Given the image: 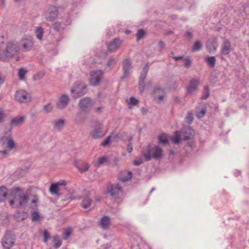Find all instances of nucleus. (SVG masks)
Here are the masks:
<instances>
[{"instance_id":"21","label":"nucleus","mask_w":249,"mask_h":249,"mask_svg":"<svg viewBox=\"0 0 249 249\" xmlns=\"http://www.w3.org/2000/svg\"><path fill=\"white\" fill-rule=\"evenodd\" d=\"M164 95V90L160 89H157L154 91V99L158 100L159 101L163 100Z\"/></svg>"},{"instance_id":"63","label":"nucleus","mask_w":249,"mask_h":249,"mask_svg":"<svg viewBox=\"0 0 249 249\" xmlns=\"http://www.w3.org/2000/svg\"><path fill=\"white\" fill-rule=\"evenodd\" d=\"M182 56H174L173 57V58L176 60V61H178V60H180V59H182Z\"/></svg>"},{"instance_id":"6","label":"nucleus","mask_w":249,"mask_h":249,"mask_svg":"<svg viewBox=\"0 0 249 249\" xmlns=\"http://www.w3.org/2000/svg\"><path fill=\"white\" fill-rule=\"evenodd\" d=\"M103 72L102 71L97 70L90 72L89 82L93 86L98 85L103 77Z\"/></svg>"},{"instance_id":"19","label":"nucleus","mask_w":249,"mask_h":249,"mask_svg":"<svg viewBox=\"0 0 249 249\" xmlns=\"http://www.w3.org/2000/svg\"><path fill=\"white\" fill-rule=\"evenodd\" d=\"M99 225L104 230H107L110 225V218L108 216L105 215L102 217L100 221Z\"/></svg>"},{"instance_id":"17","label":"nucleus","mask_w":249,"mask_h":249,"mask_svg":"<svg viewBox=\"0 0 249 249\" xmlns=\"http://www.w3.org/2000/svg\"><path fill=\"white\" fill-rule=\"evenodd\" d=\"M122 65L124 72V75L122 76V78H124L127 77L130 73L131 63L129 59H125L123 60Z\"/></svg>"},{"instance_id":"37","label":"nucleus","mask_w":249,"mask_h":249,"mask_svg":"<svg viewBox=\"0 0 249 249\" xmlns=\"http://www.w3.org/2000/svg\"><path fill=\"white\" fill-rule=\"evenodd\" d=\"M53 27L55 31L59 32L64 29V26L61 22H55L53 24Z\"/></svg>"},{"instance_id":"13","label":"nucleus","mask_w":249,"mask_h":249,"mask_svg":"<svg viewBox=\"0 0 249 249\" xmlns=\"http://www.w3.org/2000/svg\"><path fill=\"white\" fill-rule=\"evenodd\" d=\"M58 16V11L56 7L51 6L47 9L45 16L47 20L53 21Z\"/></svg>"},{"instance_id":"16","label":"nucleus","mask_w":249,"mask_h":249,"mask_svg":"<svg viewBox=\"0 0 249 249\" xmlns=\"http://www.w3.org/2000/svg\"><path fill=\"white\" fill-rule=\"evenodd\" d=\"M123 41L119 38H116L110 42L107 46V51L113 52L117 50L122 44Z\"/></svg>"},{"instance_id":"64","label":"nucleus","mask_w":249,"mask_h":249,"mask_svg":"<svg viewBox=\"0 0 249 249\" xmlns=\"http://www.w3.org/2000/svg\"><path fill=\"white\" fill-rule=\"evenodd\" d=\"M141 111L143 114H144L147 113V110L146 108L142 107L141 108Z\"/></svg>"},{"instance_id":"15","label":"nucleus","mask_w":249,"mask_h":249,"mask_svg":"<svg viewBox=\"0 0 249 249\" xmlns=\"http://www.w3.org/2000/svg\"><path fill=\"white\" fill-rule=\"evenodd\" d=\"M91 192L87 191H84L83 193V199L81 202L82 206L85 208L87 209L89 208L92 202V200L90 197Z\"/></svg>"},{"instance_id":"8","label":"nucleus","mask_w":249,"mask_h":249,"mask_svg":"<svg viewBox=\"0 0 249 249\" xmlns=\"http://www.w3.org/2000/svg\"><path fill=\"white\" fill-rule=\"evenodd\" d=\"M86 86L80 83H76L71 89L74 98H77L84 95L86 92Z\"/></svg>"},{"instance_id":"38","label":"nucleus","mask_w":249,"mask_h":249,"mask_svg":"<svg viewBox=\"0 0 249 249\" xmlns=\"http://www.w3.org/2000/svg\"><path fill=\"white\" fill-rule=\"evenodd\" d=\"M41 216L37 212H33L31 213V220L32 222H37L40 220Z\"/></svg>"},{"instance_id":"57","label":"nucleus","mask_w":249,"mask_h":249,"mask_svg":"<svg viewBox=\"0 0 249 249\" xmlns=\"http://www.w3.org/2000/svg\"><path fill=\"white\" fill-rule=\"evenodd\" d=\"M8 150H2L0 151V153L5 157H6L8 154Z\"/></svg>"},{"instance_id":"26","label":"nucleus","mask_w":249,"mask_h":249,"mask_svg":"<svg viewBox=\"0 0 249 249\" xmlns=\"http://www.w3.org/2000/svg\"><path fill=\"white\" fill-rule=\"evenodd\" d=\"M217 47L218 44L215 41L213 42H208L206 45V49L209 53H213L216 51Z\"/></svg>"},{"instance_id":"10","label":"nucleus","mask_w":249,"mask_h":249,"mask_svg":"<svg viewBox=\"0 0 249 249\" xmlns=\"http://www.w3.org/2000/svg\"><path fill=\"white\" fill-rule=\"evenodd\" d=\"M200 84L199 79L193 78L188 83V95H193L197 91Z\"/></svg>"},{"instance_id":"2","label":"nucleus","mask_w":249,"mask_h":249,"mask_svg":"<svg viewBox=\"0 0 249 249\" xmlns=\"http://www.w3.org/2000/svg\"><path fill=\"white\" fill-rule=\"evenodd\" d=\"M143 156L146 161L150 160L152 159L158 160L162 158V149L158 146H148L146 150L143 153Z\"/></svg>"},{"instance_id":"54","label":"nucleus","mask_w":249,"mask_h":249,"mask_svg":"<svg viewBox=\"0 0 249 249\" xmlns=\"http://www.w3.org/2000/svg\"><path fill=\"white\" fill-rule=\"evenodd\" d=\"M193 116L192 113H189L188 114V124H191L193 121Z\"/></svg>"},{"instance_id":"23","label":"nucleus","mask_w":249,"mask_h":249,"mask_svg":"<svg viewBox=\"0 0 249 249\" xmlns=\"http://www.w3.org/2000/svg\"><path fill=\"white\" fill-rule=\"evenodd\" d=\"M66 120L64 119L56 120L53 122V128L54 129L60 131L64 127Z\"/></svg>"},{"instance_id":"58","label":"nucleus","mask_w":249,"mask_h":249,"mask_svg":"<svg viewBox=\"0 0 249 249\" xmlns=\"http://www.w3.org/2000/svg\"><path fill=\"white\" fill-rule=\"evenodd\" d=\"M58 184V186H65L67 184V182L65 180H61L59 181L58 183H56Z\"/></svg>"},{"instance_id":"9","label":"nucleus","mask_w":249,"mask_h":249,"mask_svg":"<svg viewBox=\"0 0 249 249\" xmlns=\"http://www.w3.org/2000/svg\"><path fill=\"white\" fill-rule=\"evenodd\" d=\"M19 43L20 44V50L22 49L23 52L31 51L34 45V42L31 37L22 38Z\"/></svg>"},{"instance_id":"3","label":"nucleus","mask_w":249,"mask_h":249,"mask_svg":"<svg viewBox=\"0 0 249 249\" xmlns=\"http://www.w3.org/2000/svg\"><path fill=\"white\" fill-rule=\"evenodd\" d=\"M78 106L82 112H88L91 110L93 103L90 98L84 97L80 100Z\"/></svg>"},{"instance_id":"50","label":"nucleus","mask_w":249,"mask_h":249,"mask_svg":"<svg viewBox=\"0 0 249 249\" xmlns=\"http://www.w3.org/2000/svg\"><path fill=\"white\" fill-rule=\"evenodd\" d=\"M50 238V235L49 233L46 231H44L43 232V241L44 242H47V241Z\"/></svg>"},{"instance_id":"12","label":"nucleus","mask_w":249,"mask_h":249,"mask_svg":"<svg viewBox=\"0 0 249 249\" xmlns=\"http://www.w3.org/2000/svg\"><path fill=\"white\" fill-rule=\"evenodd\" d=\"M104 135L103 131V125L100 123L96 124L93 130L90 132V135L94 139L101 138Z\"/></svg>"},{"instance_id":"22","label":"nucleus","mask_w":249,"mask_h":249,"mask_svg":"<svg viewBox=\"0 0 249 249\" xmlns=\"http://www.w3.org/2000/svg\"><path fill=\"white\" fill-rule=\"evenodd\" d=\"M17 197L19 199V202L17 203V205H19V207L25 205L27 203L29 199L28 196L24 194L20 191L19 196H17Z\"/></svg>"},{"instance_id":"60","label":"nucleus","mask_w":249,"mask_h":249,"mask_svg":"<svg viewBox=\"0 0 249 249\" xmlns=\"http://www.w3.org/2000/svg\"><path fill=\"white\" fill-rule=\"evenodd\" d=\"M102 109H103V107H97L95 108L94 109V110L96 112L100 113L102 112Z\"/></svg>"},{"instance_id":"36","label":"nucleus","mask_w":249,"mask_h":249,"mask_svg":"<svg viewBox=\"0 0 249 249\" xmlns=\"http://www.w3.org/2000/svg\"><path fill=\"white\" fill-rule=\"evenodd\" d=\"M159 141L163 144L168 143V136L165 134H162L159 136Z\"/></svg>"},{"instance_id":"44","label":"nucleus","mask_w":249,"mask_h":249,"mask_svg":"<svg viewBox=\"0 0 249 249\" xmlns=\"http://www.w3.org/2000/svg\"><path fill=\"white\" fill-rule=\"evenodd\" d=\"M117 62L116 58L110 56L108 58V60L107 62V66L108 67H111L113 65H114Z\"/></svg>"},{"instance_id":"53","label":"nucleus","mask_w":249,"mask_h":249,"mask_svg":"<svg viewBox=\"0 0 249 249\" xmlns=\"http://www.w3.org/2000/svg\"><path fill=\"white\" fill-rule=\"evenodd\" d=\"M142 163V158H139L133 161V164L135 165L138 166L141 165Z\"/></svg>"},{"instance_id":"25","label":"nucleus","mask_w":249,"mask_h":249,"mask_svg":"<svg viewBox=\"0 0 249 249\" xmlns=\"http://www.w3.org/2000/svg\"><path fill=\"white\" fill-rule=\"evenodd\" d=\"M148 70L149 68L148 65H145L142 69V72H141V76L140 77L139 83H140L141 86L144 83V80L146 77Z\"/></svg>"},{"instance_id":"34","label":"nucleus","mask_w":249,"mask_h":249,"mask_svg":"<svg viewBox=\"0 0 249 249\" xmlns=\"http://www.w3.org/2000/svg\"><path fill=\"white\" fill-rule=\"evenodd\" d=\"M53 242L54 244L53 247L55 249L59 248L62 244L61 240L58 235H55L53 237Z\"/></svg>"},{"instance_id":"45","label":"nucleus","mask_w":249,"mask_h":249,"mask_svg":"<svg viewBox=\"0 0 249 249\" xmlns=\"http://www.w3.org/2000/svg\"><path fill=\"white\" fill-rule=\"evenodd\" d=\"M27 73V71L24 69H20L18 71V77L20 80H23L24 76Z\"/></svg>"},{"instance_id":"42","label":"nucleus","mask_w":249,"mask_h":249,"mask_svg":"<svg viewBox=\"0 0 249 249\" xmlns=\"http://www.w3.org/2000/svg\"><path fill=\"white\" fill-rule=\"evenodd\" d=\"M202 48V44L200 41H196L192 47V51L193 52H197L201 50Z\"/></svg>"},{"instance_id":"20","label":"nucleus","mask_w":249,"mask_h":249,"mask_svg":"<svg viewBox=\"0 0 249 249\" xmlns=\"http://www.w3.org/2000/svg\"><path fill=\"white\" fill-rule=\"evenodd\" d=\"M231 51V47L230 42L228 40H225L221 49V53L223 55L229 54Z\"/></svg>"},{"instance_id":"55","label":"nucleus","mask_w":249,"mask_h":249,"mask_svg":"<svg viewBox=\"0 0 249 249\" xmlns=\"http://www.w3.org/2000/svg\"><path fill=\"white\" fill-rule=\"evenodd\" d=\"M133 150V146L131 143H129L127 146L126 150L128 153H131Z\"/></svg>"},{"instance_id":"47","label":"nucleus","mask_w":249,"mask_h":249,"mask_svg":"<svg viewBox=\"0 0 249 249\" xmlns=\"http://www.w3.org/2000/svg\"><path fill=\"white\" fill-rule=\"evenodd\" d=\"M44 76V73L43 72H39L36 74L34 77L33 79L35 81H37L41 79H42Z\"/></svg>"},{"instance_id":"46","label":"nucleus","mask_w":249,"mask_h":249,"mask_svg":"<svg viewBox=\"0 0 249 249\" xmlns=\"http://www.w3.org/2000/svg\"><path fill=\"white\" fill-rule=\"evenodd\" d=\"M195 135L194 130L191 127H188V140L192 139Z\"/></svg>"},{"instance_id":"49","label":"nucleus","mask_w":249,"mask_h":249,"mask_svg":"<svg viewBox=\"0 0 249 249\" xmlns=\"http://www.w3.org/2000/svg\"><path fill=\"white\" fill-rule=\"evenodd\" d=\"M53 107L52 104L49 103L44 107V110L46 113H49L53 110Z\"/></svg>"},{"instance_id":"40","label":"nucleus","mask_w":249,"mask_h":249,"mask_svg":"<svg viewBox=\"0 0 249 249\" xmlns=\"http://www.w3.org/2000/svg\"><path fill=\"white\" fill-rule=\"evenodd\" d=\"M72 232V229L71 228H68L65 230L62 234V237L64 240L67 239L69 236L71 235V233Z\"/></svg>"},{"instance_id":"43","label":"nucleus","mask_w":249,"mask_h":249,"mask_svg":"<svg viewBox=\"0 0 249 249\" xmlns=\"http://www.w3.org/2000/svg\"><path fill=\"white\" fill-rule=\"evenodd\" d=\"M210 94L209 89L208 86H205L204 89V92L202 93L201 99L202 100H205L209 97Z\"/></svg>"},{"instance_id":"1","label":"nucleus","mask_w":249,"mask_h":249,"mask_svg":"<svg viewBox=\"0 0 249 249\" xmlns=\"http://www.w3.org/2000/svg\"><path fill=\"white\" fill-rule=\"evenodd\" d=\"M0 37V60L5 62L17 55L20 51V44L16 40H11L5 43Z\"/></svg>"},{"instance_id":"30","label":"nucleus","mask_w":249,"mask_h":249,"mask_svg":"<svg viewBox=\"0 0 249 249\" xmlns=\"http://www.w3.org/2000/svg\"><path fill=\"white\" fill-rule=\"evenodd\" d=\"M182 135V133L178 131H176L174 133V135L171 137L170 139L173 143L175 144H178L180 142V138Z\"/></svg>"},{"instance_id":"11","label":"nucleus","mask_w":249,"mask_h":249,"mask_svg":"<svg viewBox=\"0 0 249 249\" xmlns=\"http://www.w3.org/2000/svg\"><path fill=\"white\" fill-rule=\"evenodd\" d=\"M20 189L19 188H16L9 195L10 197L9 203L11 206L14 208L19 207V205H17V203L19 202V199L17 197V196H19Z\"/></svg>"},{"instance_id":"32","label":"nucleus","mask_w":249,"mask_h":249,"mask_svg":"<svg viewBox=\"0 0 249 249\" xmlns=\"http://www.w3.org/2000/svg\"><path fill=\"white\" fill-rule=\"evenodd\" d=\"M7 196V190L5 187H0V202L4 201Z\"/></svg>"},{"instance_id":"4","label":"nucleus","mask_w":249,"mask_h":249,"mask_svg":"<svg viewBox=\"0 0 249 249\" xmlns=\"http://www.w3.org/2000/svg\"><path fill=\"white\" fill-rule=\"evenodd\" d=\"M122 191V188L119 184L109 183L107 184V193L113 198H116Z\"/></svg>"},{"instance_id":"39","label":"nucleus","mask_w":249,"mask_h":249,"mask_svg":"<svg viewBox=\"0 0 249 249\" xmlns=\"http://www.w3.org/2000/svg\"><path fill=\"white\" fill-rule=\"evenodd\" d=\"M145 36V32L143 29H139L136 34L137 40L139 41L140 40L143 38Z\"/></svg>"},{"instance_id":"61","label":"nucleus","mask_w":249,"mask_h":249,"mask_svg":"<svg viewBox=\"0 0 249 249\" xmlns=\"http://www.w3.org/2000/svg\"><path fill=\"white\" fill-rule=\"evenodd\" d=\"M159 47L161 49L164 48V44L162 41H160L158 44Z\"/></svg>"},{"instance_id":"62","label":"nucleus","mask_w":249,"mask_h":249,"mask_svg":"<svg viewBox=\"0 0 249 249\" xmlns=\"http://www.w3.org/2000/svg\"><path fill=\"white\" fill-rule=\"evenodd\" d=\"M139 85H140V90L141 91V92H142L144 89V83L142 84V85L141 86V84L140 83H139Z\"/></svg>"},{"instance_id":"59","label":"nucleus","mask_w":249,"mask_h":249,"mask_svg":"<svg viewBox=\"0 0 249 249\" xmlns=\"http://www.w3.org/2000/svg\"><path fill=\"white\" fill-rule=\"evenodd\" d=\"M38 201V198L36 196H34V198L31 200L32 203L33 204H36Z\"/></svg>"},{"instance_id":"7","label":"nucleus","mask_w":249,"mask_h":249,"mask_svg":"<svg viewBox=\"0 0 249 249\" xmlns=\"http://www.w3.org/2000/svg\"><path fill=\"white\" fill-rule=\"evenodd\" d=\"M15 99L20 103H25L30 101L31 96L26 91L19 90L16 92Z\"/></svg>"},{"instance_id":"28","label":"nucleus","mask_w":249,"mask_h":249,"mask_svg":"<svg viewBox=\"0 0 249 249\" xmlns=\"http://www.w3.org/2000/svg\"><path fill=\"white\" fill-rule=\"evenodd\" d=\"M76 167L81 173H84L89 170V165L87 162H83L78 163Z\"/></svg>"},{"instance_id":"41","label":"nucleus","mask_w":249,"mask_h":249,"mask_svg":"<svg viewBox=\"0 0 249 249\" xmlns=\"http://www.w3.org/2000/svg\"><path fill=\"white\" fill-rule=\"evenodd\" d=\"M16 147V143L12 139H9L6 146L8 150H11Z\"/></svg>"},{"instance_id":"35","label":"nucleus","mask_w":249,"mask_h":249,"mask_svg":"<svg viewBox=\"0 0 249 249\" xmlns=\"http://www.w3.org/2000/svg\"><path fill=\"white\" fill-rule=\"evenodd\" d=\"M35 33L37 38L40 40H41L42 39L43 35L44 34L43 28L40 27H37L36 29Z\"/></svg>"},{"instance_id":"52","label":"nucleus","mask_w":249,"mask_h":249,"mask_svg":"<svg viewBox=\"0 0 249 249\" xmlns=\"http://www.w3.org/2000/svg\"><path fill=\"white\" fill-rule=\"evenodd\" d=\"M138 103V100L133 97H131L129 99L128 104L132 105H136Z\"/></svg>"},{"instance_id":"56","label":"nucleus","mask_w":249,"mask_h":249,"mask_svg":"<svg viewBox=\"0 0 249 249\" xmlns=\"http://www.w3.org/2000/svg\"><path fill=\"white\" fill-rule=\"evenodd\" d=\"M5 76L0 73V86L5 81Z\"/></svg>"},{"instance_id":"29","label":"nucleus","mask_w":249,"mask_h":249,"mask_svg":"<svg viewBox=\"0 0 249 249\" xmlns=\"http://www.w3.org/2000/svg\"><path fill=\"white\" fill-rule=\"evenodd\" d=\"M204 60L207 65L211 68H213L215 65L216 59L214 56H206Z\"/></svg>"},{"instance_id":"48","label":"nucleus","mask_w":249,"mask_h":249,"mask_svg":"<svg viewBox=\"0 0 249 249\" xmlns=\"http://www.w3.org/2000/svg\"><path fill=\"white\" fill-rule=\"evenodd\" d=\"M6 117V115L4 110L2 108H0V123H3Z\"/></svg>"},{"instance_id":"5","label":"nucleus","mask_w":249,"mask_h":249,"mask_svg":"<svg viewBox=\"0 0 249 249\" xmlns=\"http://www.w3.org/2000/svg\"><path fill=\"white\" fill-rule=\"evenodd\" d=\"M15 236L12 232L7 231L5 233L1 241V245L3 248H11L14 245Z\"/></svg>"},{"instance_id":"24","label":"nucleus","mask_w":249,"mask_h":249,"mask_svg":"<svg viewBox=\"0 0 249 249\" xmlns=\"http://www.w3.org/2000/svg\"><path fill=\"white\" fill-rule=\"evenodd\" d=\"M24 116H18L11 120L10 124L13 126L20 125L24 123Z\"/></svg>"},{"instance_id":"27","label":"nucleus","mask_w":249,"mask_h":249,"mask_svg":"<svg viewBox=\"0 0 249 249\" xmlns=\"http://www.w3.org/2000/svg\"><path fill=\"white\" fill-rule=\"evenodd\" d=\"M119 136L118 134H116L115 132H111L110 135L107 136L106 139L101 143V145L103 146H106L108 145L109 143L111 138L113 139L119 138Z\"/></svg>"},{"instance_id":"33","label":"nucleus","mask_w":249,"mask_h":249,"mask_svg":"<svg viewBox=\"0 0 249 249\" xmlns=\"http://www.w3.org/2000/svg\"><path fill=\"white\" fill-rule=\"evenodd\" d=\"M206 112V110L205 107H202V108H197L196 112V117L199 118H202L204 116Z\"/></svg>"},{"instance_id":"51","label":"nucleus","mask_w":249,"mask_h":249,"mask_svg":"<svg viewBox=\"0 0 249 249\" xmlns=\"http://www.w3.org/2000/svg\"><path fill=\"white\" fill-rule=\"evenodd\" d=\"M107 161V160L105 157H102L98 159L97 162L96 163V164L97 166H100L101 164H103L106 162Z\"/></svg>"},{"instance_id":"31","label":"nucleus","mask_w":249,"mask_h":249,"mask_svg":"<svg viewBox=\"0 0 249 249\" xmlns=\"http://www.w3.org/2000/svg\"><path fill=\"white\" fill-rule=\"evenodd\" d=\"M49 190L52 195H60V194L58 193L59 186L56 183H52L51 185Z\"/></svg>"},{"instance_id":"18","label":"nucleus","mask_w":249,"mask_h":249,"mask_svg":"<svg viewBox=\"0 0 249 249\" xmlns=\"http://www.w3.org/2000/svg\"><path fill=\"white\" fill-rule=\"evenodd\" d=\"M132 172L127 170H123L120 172L118 175L119 180L124 182L129 180L132 177Z\"/></svg>"},{"instance_id":"14","label":"nucleus","mask_w":249,"mask_h":249,"mask_svg":"<svg viewBox=\"0 0 249 249\" xmlns=\"http://www.w3.org/2000/svg\"><path fill=\"white\" fill-rule=\"evenodd\" d=\"M70 98L68 95L63 94L60 96L56 103V107L59 109L65 108L69 104Z\"/></svg>"}]
</instances>
